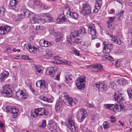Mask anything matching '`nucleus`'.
<instances>
[{"instance_id": "f257e3e1", "label": "nucleus", "mask_w": 132, "mask_h": 132, "mask_svg": "<svg viewBox=\"0 0 132 132\" xmlns=\"http://www.w3.org/2000/svg\"><path fill=\"white\" fill-rule=\"evenodd\" d=\"M82 14L85 16H88L91 13V9L90 6L87 2L83 4L81 8Z\"/></svg>"}, {"instance_id": "f03ea898", "label": "nucleus", "mask_w": 132, "mask_h": 132, "mask_svg": "<svg viewBox=\"0 0 132 132\" xmlns=\"http://www.w3.org/2000/svg\"><path fill=\"white\" fill-rule=\"evenodd\" d=\"M85 78L84 76H80L76 81V85L79 89H83L84 88L85 83Z\"/></svg>"}, {"instance_id": "7ed1b4c3", "label": "nucleus", "mask_w": 132, "mask_h": 132, "mask_svg": "<svg viewBox=\"0 0 132 132\" xmlns=\"http://www.w3.org/2000/svg\"><path fill=\"white\" fill-rule=\"evenodd\" d=\"M104 46L103 48V52L104 55L111 52L113 48V45L111 44H109L107 42L104 41L103 42Z\"/></svg>"}, {"instance_id": "20e7f679", "label": "nucleus", "mask_w": 132, "mask_h": 132, "mask_svg": "<svg viewBox=\"0 0 132 132\" xmlns=\"http://www.w3.org/2000/svg\"><path fill=\"white\" fill-rule=\"evenodd\" d=\"M36 21L35 24H33L32 26L34 28V32L35 34H38V30L40 28L39 24H43L46 21L44 17L42 19H37V21Z\"/></svg>"}, {"instance_id": "39448f33", "label": "nucleus", "mask_w": 132, "mask_h": 132, "mask_svg": "<svg viewBox=\"0 0 132 132\" xmlns=\"http://www.w3.org/2000/svg\"><path fill=\"white\" fill-rule=\"evenodd\" d=\"M88 33L92 35V40L96 39V31L94 25L92 23L90 24L88 26Z\"/></svg>"}, {"instance_id": "423d86ee", "label": "nucleus", "mask_w": 132, "mask_h": 132, "mask_svg": "<svg viewBox=\"0 0 132 132\" xmlns=\"http://www.w3.org/2000/svg\"><path fill=\"white\" fill-rule=\"evenodd\" d=\"M3 94L5 96L11 97L12 96V91L11 87L7 85L3 86L2 89Z\"/></svg>"}, {"instance_id": "0eeeda50", "label": "nucleus", "mask_w": 132, "mask_h": 132, "mask_svg": "<svg viewBox=\"0 0 132 132\" xmlns=\"http://www.w3.org/2000/svg\"><path fill=\"white\" fill-rule=\"evenodd\" d=\"M27 93L24 90H19L16 93V97L19 99H25L27 97Z\"/></svg>"}, {"instance_id": "6e6552de", "label": "nucleus", "mask_w": 132, "mask_h": 132, "mask_svg": "<svg viewBox=\"0 0 132 132\" xmlns=\"http://www.w3.org/2000/svg\"><path fill=\"white\" fill-rule=\"evenodd\" d=\"M49 31L51 35L55 37L56 35V37L55 38V40L56 42H59L60 40L61 37V35H60V32H57V34L56 35V32L54 31L53 26H50Z\"/></svg>"}, {"instance_id": "1a4fd4ad", "label": "nucleus", "mask_w": 132, "mask_h": 132, "mask_svg": "<svg viewBox=\"0 0 132 132\" xmlns=\"http://www.w3.org/2000/svg\"><path fill=\"white\" fill-rule=\"evenodd\" d=\"M64 97L65 98L66 102L68 104L71 105H74L77 102V101L75 99H72L69 97V96L67 95L66 93L63 94Z\"/></svg>"}, {"instance_id": "9d476101", "label": "nucleus", "mask_w": 132, "mask_h": 132, "mask_svg": "<svg viewBox=\"0 0 132 132\" xmlns=\"http://www.w3.org/2000/svg\"><path fill=\"white\" fill-rule=\"evenodd\" d=\"M31 12L27 9H22L20 11V13L19 14L20 19H22L24 18H28Z\"/></svg>"}, {"instance_id": "9b49d317", "label": "nucleus", "mask_w": 132, "mask_h": 132, "mask_svg": "<svg viewBox=\"0 0 132 132\" xmlns=\"http://www.w3.org/2000/svg\"><path fill=\"white\" fill-rule=\"evenodd\" d=\"M58 69V68L56 66L47 69L46 71V72L49 73L48 75L53 77L55 72H56Z\"/></svg>"}, {"instance_id": "f8f14e48", "label": "nucleus", "mask_w": 132, "mask_h": 132, "mask_svg": "<svg viewBox=\"0 0 132 132\" xmlns=\"http://www.w3.org/2000/svg\"><path fill=\"white\" fill-rule=\"evenodd\" d=\"M48 126L50 129L52 131H56L57 129V124L52 120L49 121Z\"/></svg>"}, {"instance_id": "ddd939ff", "label": "nucleus", "mask_w": 132, "mask_h": 132, "mask_svg": "<svg viewBox=\"0 0 132 132\" xmlns=\"http://www.w3.org/2000/svg\"><path fill=\"white\" fill-rule=\"evenodd\" d=\"M91 68H93V71L95 72H99L103 70V66L101 64H97L95 65H90Z\"/></svg>"}, {"instance_id": "4468645a", "label": "nucleus", "mask_w": 132, "mask_h": 132, "mask_svg": "<svg viewBox=\"0 0 132 132\" xmlns=\"http://www.w3.org/2000/svg\"><path fill=\"white\" fill-rule=\"evenodd\" d=\"M80 34L79 33V32L76 30H75L71 32L70 34V36H67V40L69 41L70 39L71 40V39L74 38L76 37H78L80 36Z\"/></svg>"}, {"instance_id": "2eb2a0df", "label": "nucleus", "mask_w": 132, "mask_h": 132, "mask_svg": "<svg viewBox=\"0 0 132 132\" xmlns=\"http://www.w3.org/2000/svg\"><path fill=\"white\" fill-rule=\"evenodd\" d=\"M11 30L10 27L8 26L4 27H0V34L4 35L10 31Z\"/></svg>"}, {"instance_id": "dca6fc26", "label": "nucleus", "mask_w": 132, "mask_h": 132, "mask_svg": "<svg viewBox=\"0 0 132 132\" xmlns=\"http://www.w3.org/2000/svg\"><path fill=\"white\" fill-rule=\"evenodd\" d=\"M113 98L115 100L122 102L124 100L123 98L122 97V94L121 93H119V91L115 92L114 95L113 96Z\"/></svg>"}, {"instance_id": "f3484780", "label": "nucleus", "mask_w": 132, "mask_h": 132, "mask_svg": "<svg viewBox=\"0 0 132 132\" xmlns=\"http://www.w3.org/2000/svg\"><path fill=\"white\" fill-rule=\"evenodd\" d=\"M73 76L70 73H67L65 77L64 82L67 84H71L72 82Z\"/></svg>"}, {"instance_id": "a211bd4d", "label": "nucleus", "mask_w": 132, "mask_h": 132, "mask_svg": "<svg viewBox=\"0 0 132 132\" xmlns=\"http://www.w3.org/2000/svg\"><path fill=\"white\" fill-rule=\"evenodd\" d=\"M102 4V2L101 0H97L96 3L95 4V9L93 10L94 13H97L98 10L101 8Z\"/></svg>"}, {"instance_id": "6ab92c4d", "label": "nucleus", "mask_w": 132, "mask_h": 132, "mask_svg": "<svg viewBox=\"0 0 132 132\" xmlns=\"http://www.w3.org/2000/svg\"><path fill=\"white\" fill-rule=\"evenodd\" d=\"M37 111L38 112V115L42 116L44 115L46 116L48 114V112L46 110L43 108H40L36 109Z\"/></svg>"}, {"instance_id": "aec40b11", "label": "nucleus", "mask_w": 132, "mask_h": 132, "mask_svg": "<svg viewBox=\"0 0 132 132\" xmlns=\"http://www.w3.org/2000/svg\"><path fill=\"white\" fill-rule=\"evenodd\" d=\"M68 126L69 129L73 132L76 131V128L74 125L73 122L69 119H68Z\"/></svg>"}, {"instance_id": "412c9836", "label": "nucleus", "mask_w": 132, "mask_h": 132, "mask_svg": "<svg viewBox=\"0 0 132 132\" xmlns=\"http://www.w3.org/2000/svg\"><path fill=\"white\" fill-rule=\"evenodd\" d=\"M18 1L17 0H10L9 7L12 9L16 10V5Z\"/></svg>"}, {"instance_id": "4be33fe9", "label": "nucleus", "mask_w": 132, "mask_h": 132, "mask_svg": "<svg viewBox=\"0 0 132 132\" xmlns=\"http://www.w3.org/2000/svg\"><path fill=\"white\" fill-rule=\"evenodd\" d=\"M27 48L28 50L30 52L32 53H36L37 51V48L31 46L30 44H28L27 46Z\"/></svg>"}, {"instance_id": "5701e85b", "label": "nucleus", "mask_w": 132, "mask_h": 132, "mask_svg": "<svg viewBox=\"0 0 132 132\" xmlns=\"http://www.w3.org/2000/svg\"><path fill=\"white\" fill-rule=\"evenodd\" d=\"M28 18H29L30 22L31 23L33 24H35L36 23L35 21H37V19H36L35 14L34 13L31 12Z\"/></svg>"}, {"instance_id": "b1692460", "label": "nucleus", "mask_w": 132, "mask_h": 132, "mask_svg": "<svg viewBox=\"0 0 132 132\" xmlns=\"http://www.w3.org/2000/svg\"><path fill=\"white\" fill-rule=\"evenodd\" d=\"M80 111L81 115L80 122H81L87 116V115L86 110L84 108H82L80 109Z\"/></svg>"}, {"instance_id": "393cba45", "label": "nucleus", "mask_w": 132, "mask_h": 132, "mask_svg": "<svg viewBox=\"0 0 132 132\" xmlns=\"http://www.w3.org/2000/svg\"><path fill=\"white\" fill-rule=\"evenodd\" d=\"M39 43L41 46L45 47H47L52 45L51 43H50L47 41L43 39L40 40Z\"/></svg>"}, {"instance_id": "a878e982", "label": "nucleus", "mask_w": 132, "mask_h": 132, "mask_svg": "<svg viewBox=\"0 0 132 132\" xmlns=\"http://www.w3.org/2000/svg\"><path fill=\"white\" fill-rule=\"evenodd\" d=\"M66 20L64 14H61L60 15L57 19H56V22L58 23H60L61 22H64Z\"/></svg>"}, {"instance_id": "bb28decb", "label": "nucleus", "mask_w": 132, "mask_h": 132, "mask_svg": "<svg viewBox=\"0 0 132 132\" xmlns=\"http://www.w3.org/2000/svg\"><path fill=\"white\" fill-rule=\"evenodd\" d=\"M19 112V109L16 107H12L11 109V112L14 114L13 116V117L15 118L16 117Z\"/></svg>"}, {"instance_id": "cd10ccee", "label": "nucleus", "mask_w": 132, "mask_h": 132, "mask_svg": "<svg viewBox=\"0 0 132 132\" xmlns=\"http://www.w3.org/2000/svg\"><path fill=\"white\" fill-rule=\"evenodd\" d=\"M110 37L112 38V40L114 41V42L117 44L120 45L121 44V40L117 37L116 36L115 37L114 36L111 35Z\"/></svg>"}, {"instance_id": "c85d7f7f", "label": "nucleus", "mask_w": 132, "mask_h": 132, "mask_svg": "<svg viewBox=\"0 0 132 132\" xmlns=\"http://www.w3.org/2000/svg\"><path fill=\"white\" fill-rule=\"evenodd\" d=\"M9 73L7 72H3L0 73V81L2 82L8 76Z\"/></svg>"}, {"instance_id": "c756f323", "label": "nucleus", "mask_w": 132, "mask_h": 132, "mask_svg": "<svg viewBox=\"0 0 132 132\" xmlns=\"http://www.w3.org/2000/svg\"><path fill=\"white\" fill-rule=\"evenodd\" d=\"M43 17L45 19L46 21L47 22H50L52 21V18L51 15L48 13L44 14Z\"/></svg>"}, {"instance_id": "7c9ffc66", "label": "nucleus", "mask_w": 132, "mask_h": 132, "mask_svg": "<svg viewBox=\"0 0 132 132\" xmlns=\"http://www.w3.org/2000/svg\"><path fill=\"white\" fill-rule=\"evenodd\" d=\"M48 86L46 82L44 80H42V84L41 85L40 88L43 89L46 92H47V87Z\"/></svg>"}, {"instance_id": "2f4dec72", "label": "nucleus", "mask_w": 132, "mask_h": 132, "mask_svg": "<svg viewBox=\"0 0 132 132\" xmlns=\"http://www.w3.org/2000/svg\"><path fill=\"white\" fill-rule=\"evenodd\" d=\"M63 103L62 102H57L55 104V109L56 111H59L60 110L61 107L62 106Z\"/></svg>"}, {"instance_id": "473e14b6", "label": "nucleus", "mask_w": 132, "mask_h": 132, "mask_svg": "<svg viewBox=\"0 0 132 132\" xmlns=\"http://www.w3.org/2000/svg\"><path fill=\"white\" fill-rule=\"evenodd\" d=\"M127 81L125 79L120 78L118 79L117 82L121 85H125L126 84Z\"/></svg>"}, {"instance_id": "72a5a7b5", "label": "nucleus", "mask_w": 132, "mask_h": 132, "mask_svg": "<svg viewBox=\"0 0 132 132\" xmlns=\"http://www.w3.org/2000/svg\"><path fill=\"white\" fill-rule=\"evenodd\" d=\"M36 72L37 75H40L43 73L42 67L40 66H36Z\"/></svg>"}, {"instance_id": "f704fd0d", "label": "nucleus", "mask_w": 132, "mask_h": 132, "mask_svg": "<svg viewBox=\"0 0 132 132\" xmlns=\"http://www.w3.org/2000/svg\"><path fill=\"white\" fill-rule=\"evenodd\" d=\"M71 12L69 10H68L67 8L64 9L63 14H65L67 17L70 18L71 16Z\"/></svg>"}, {"instance_id": "c9c22d12", "label": "nucleus", "mask_w": 132, "mask_h": 132, "mask_svg": "<svg viewBox=\"0 0 132 132\" xmlns=\"http://www.w3.org/2000/svg\"><path fill=\"white\" fill-rule=\"evenodd\" d=\"M104 85L102 84L99 83H95L93 85V86L94 87H96L98 89L100 90V89H101L102 87Z\"/></svg>"}, {"instance_id": "e433bc0d", "label": "nucleus", "mask_w": 132, "mask_h": 132, "mask_svg": "<svg viewBox=\"0 0 132 132\" xmlns=\"http://www.w3.org/2000/svg\"><path fill=\"white\" fill-rule=\"evenodd\" d=\"M61 64H63L68 65H72V63L70 61H68L65 60H61L60 61Z\"/></svg>"}, {"instance_id": "4c0bfd02", "label": "nucleus", "mask_w": 132, "mask_h": 132, "mask_svg": "<svg viewBox=\"0 0 132 132\" xmlns=\"http://www.w3.org/2000/svg\"><path fill=\"white\" fill-rule=\"evenodd\" d=\"M46 126V121L44 120L42 121L41 125L39 126V127L40 128H43L45 127Z\"/></svg>"}, {"instance_id": "58836bf2", "label": "nucleus", "mask_w": 132, "mask_h": 132, "mask_svg": "<svg viewBox=\"0 0 132 132\" xmlns=\"http://www.w3.org/2000/svg\"><path fill=\"white\" fill-rule=\"evenodd\" d=\"M37 109H36L35 110L33 111L31 114V116H32L33 117L35 118L37 117L38 114V112L37 111Z\"/></svg>"}, {"instance_id": "ea45409f", "label": "nucleus", "mask_w": 132, "mask_h": 132, "mask_svg": "<svg viewBox=\"0 0 132 132\" xmlns=\"http://www.w3.org/2000/svg\"><path fill=\"white\" fill-rule=\"evenodd\" d=\"M70 18H72L76 19L78 17V14L75 13L73 12H71V15Z\"/></svg>"}, {"instance_id": "a19ab883", "label": "nucleus", "mask_w": 132, "mask_h": 132, "mask_svg": "<svg viewBox=\"0 0 132 132\" xmlns=\"http://www.w3.org/2000/svg\"><path fill=\"white\" fill-rule=\"evenodd\" d=\"M72 42L75 43H79L81 42V40L78 38H76L73 39H71V40Z\"/></svg>"}, {"instance_id": "79ce46f5", "label": "nucleus", "mask_w": 132, "mask_h": 132, "mask_svg": "<svg viewBox=\"0 0 132 132\" xmlns=\"http://www.w3.org/2000/svg\"><path fill=\"white\" fill-rule=\"evenodd\" d=\"M50 7V6L48 5L45 4H42L41 6V8L43 9H49Z\"/></svg>"}, {"instance_id": "37998d69", "label": "nucleus", "mask_w": 132, "mask_h": 132, "mask_svg": "<svg viewBox=\"0 0 132 132\" xmlns=\"http://www.w3.org/2000/svg\"><path fill=\"white\" fill-rule=\"evenodd\" d=\"M4 10L3 7H2L0 8V18L4 15L5 12Z\"/></svg>"}, {"instance_id": "c03bdc74", "label": "nucleus", "mask_w": 132, "mask_h": 132, "mask_svg": "<svg viewBox=\"0 0 132 132\" xmlns=\"http://www.w3.org/2000/svg\"><path fill=\"white\" fill-rule=\"evenodd\" d=\"M103 125L105 129L109 128L110 127V124L106 122H104L103 123Z\"/></svg>"}, {"instance_id": "a18cd8bd", "label": "nucleus", "mask_w": 132, "mask_h": 132, "mask_svg": "<svg viewBox=\"0 0 132 132\" xmlns=\"http://www.w3.org/2000/svg\"><path fill=\"white\" fill-rule=\"evenodd\" d=\"M21 58L23 60H31L32 61V59L30 58H29L28 56L26 55H23L21 56Z\"/></svg>"}, {"instance_id": "49530a36", "label": "nucleus", "mask_w": 132, "mask_h": 132, "mask_svg": "<svg viewBox=\"0 0 132 132\" xmlns=\"http://www.w3.org/2000/svg\"><path fill=\"white\" fill-rule=\"evenodd\" d=\"M80 32L81 33V34H84L86 33L85 29L83 27H81L80 30Z\"/></svg>"}, {"instance_id": "de8ad7c7", "label": "nucleus", "mask_w": 132, "mask_h": 132, "mask_svg": "<svg viewBox=\"0 0 132 132\" xmlns=\"http://www.w3.org/2000/svg\"><path fill=\"white\" fill-rule=\"evenodd\" d=\"M38 51L40 52H43V54L44 55V54H45L46 52L45 51H44V49L41 47H39L38 48H37V51Z\"/></svg>"}, {"instance_id": "09e8293b", "label": "nucleus", "mask_w": 132, "mask_h": 132, "mask_svg": "<svg viewBox=\"0 0 132 132\" xmlns=\"http://www.w3.org/2000/svg\"><path fill=\"white\" fill-rule=\"evenodd\" d=\"M43 80H39L37 81L36 83V85L37 87H40L41 85L42 84Z\"/></svg>"}, {"instance_id": "8fccbe9b", "label": "nucleus", "mask_w": 132, "mask_h": 132, "mask_svg": "<svg viewBox=\"0 0 132 132\" xmlns=\"http://www.w3.org/2000/svg\"><path fill=\"white\" fill-rule=\"evenodd\" d=\"M91 120L92 122H94L96 119L95 115V114L93 113L91 114Z\"/></svg>"}, {"instance_id": "3c124183", "label": "nucleus", "mask_w": 132, "mask_h": 132, "mask_svg": "<svg viewBox=\"0 0 132 132\" xmlns=\"http://www.w3.org/2000/svg\"><path fill=\"white\" fill-rule=\"evenodd\" d=\"M40 99L45 102H47V98L45 97L43 95H41L39 97Z\"/></svg>"}, {"instance_id": "603ef678", "label": "nucleus", "mask_w": 132, "mask_h": 132, "mask_svg": "<svg viewBox=\"0 0 132 132\" xmlns=\"http://www.w3.org/2000/svg\"><path fill=\"white\" fill-rule=\"evenodd\" d=\"M72 53L73 54L76 55L78 56L79 55V52L77 50H73L72 51Z\"/></svg>"}, {"instance_id": "864d4df0", "label": "nucleus", "mask_w": 132, "mask_h": 132, "mask_svg": "<svg viewBox=\"0 0 132 132\" xmlns=\"http://www.w3.org/2000/svg\"><path fill=\"white\" fill-rule=\"evenodd\" d=\"M115 108L116 109V106L114 104H110L109 109L113 111Z\"/></svg>"}, {"instance_id": "5fc2aeb1", "label": "nucleus", "mask_w": 132, "mask_h": 132, "mask_svg": "<svg viewBox=\"0 0 132 132\" xmlns=\"http://www.w3.org/2000/svg\"><path fill=\"white\" fill-rule=\"evenodd\" d=\"M6 111L7 112H11L12 108L9 106H7L6 107Z\"/></svg>"}, {"instance_id": "6e6d98bb", "label": "nucleus", "mask_w": 132, "mask_h": 132, "mask_svg": "<svg viewBox=\"0 0 132 132\" xmlns=\"http://www.w3.org/2000/svg\"><path fill=\"white\" fill-rule=\"evenodd\" d=\"M44 55L47 56L48 57H52L53 56V54H52L51 53H48L46 52L45 53V54H44Z\"/></svg>"}, {"instance_id": "4d7b16f0", "label": "nucleus", "mask_w": 132, "mask_h": 132, "mask_svg": "<svg viewBox=\"0 0 132 132\" xmlns=\"http://www.w3.org/2000/svg\"><path fill=\"white\" fill-rule=\"evenodd\" d=\"M53 97L51 96L49 98H47V102L51 103L53 100Z\"/></svg>"}, {"instance_id": "13d9d810", "label": "nucleus", "mask_w": 132, "mask_h": 132, "mask_svg": "<svg viewBox=\"0 0 132 132\" xmlns=\"http://www.w3.org/2000/svg\"><path fill=\"white\" fill-rule=\"evenodd\" d=\"M130 115H131V117L130 119V125L132 127V109H130Z\"/></svg>"}, {"instance_id": "bf43d9fd", "label": "nucleus", "mask_w": 132, "mask_h": 132, "mask_svg": "<svg viewBox=\"0 0 132 132\" xmlns=\"http://www.w3.org/2000/svg\"><path fill=\"white\" fill-rule=\"evenodd\" d=\"M110 119H111L110 121L112 122H114L116 120V118L114 117L113 116H111V117Z\"/></svg>"}, {"instance_id": "052dcab7", "label": "nucleus", "mask_w": 132, "mask_h": 132, "mask_svg": "<svg viewBox=\"0 0 132 132\" xmlns=\"http://www.w3.org/2000/svg\"><path fill=\"white\" fill-rule=\"evenodd\" d=\"M114 83L112 81H111L109 83V86L111 88H113L114 87Z\"/></svg>"}, {"instance_id": "680f3d73", "label": "nucleus", "mask_w": 132, "mask_h": 132, "mask_svg": "<svg viewBox=\"0 0 132 132\" xmlns=\"http://www.w3.org/2000/svg\"><path fill=\"white\" fill-rule=\"evenodd\" d=\"M128 93L129 97H131V96H132V89H129Z\"/></svg>"}, {"instance_id": "e2e57ef3", "label": "nucleus", "mask_w": 132, "mask_h": 132, "mask_svg": "<svg viewBox=\"0 0 132 132\" xmlns=\"http://www.w3.org/2000/svg\"><path fill=\"white\" fill-rule=\"evenodd\" d=\"M4 128V124L2 122H0V129H3Z\"/></svg>"}, {"instance_id": "0e129e2a", "label": "nucleus", "mask_w": 132, "mask_h": 132, "mask_svg": "<svg viewBox=\"0 0 132 132\" xmlns=\"http://www.w3.org/2000/svg\"><path fill=\"white\" fill-rule=\"evenodd\" d=\"M114 19L115 18L114 17H109V20L110 21V22H112L113 21Z\"/></svg>"}, {"instance_id": "69168bd1", "label": "nucleus", "mask_w": 132, "mask_h": 132, "mask_svg": "<svg viewBox=\"0 0 132 132\" xmlns=\"http://www.w3.org/2000/svg\"><path fill=\"white\" fill-rule=\"evenodd\" d=\"M60 75V73H59L57 74L55 77V79L56 80H57L58 81L59 80V77Z\"/></svg>"}, {"instance_id": "338daca9", "label": "nucleus", "mask_w": 132, "mask_h": 132, "mask_svg": "<svg viewBox=\"0 0 132 132\" xmlns=\"http://www.w3.org/2000/svg\"><path fill=\"white\" fill-rule=\"evenodd\" d=\"M107 58L110 61H114V59L111 56H109Z\"/></svg>"}, {"instance_id": "774afa93", "label": "nucleus", "mask_w": 132, "mask_h": 132, "mask_svg": "<svg viewBox=\"0 0 132 132\" xmlns=\"http://www.w3.org/2000/svg\"><path fill=\"white\" fill-rule=\"evenodd\" d=\"M119 106L120 107L121 111H123L125 110V107L124 106H122V105L120 104Z\"/></svg>"}]
</instances>
